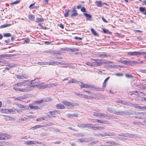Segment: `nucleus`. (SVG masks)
I'll return each instance as SVG.
<instances>
[{
	"label": "nucleus",
	"instance_id": "obj_33",
	"mask_svg": "<svg viewBox=\"0 0 146 146\" xmlns=\"http://www.w3.org/2000/svg\"><path fill=\"white\" fill-rule=\"evenodd\" d=\"M65 11V13L64 14V16L65 17H67L68 15L69 11L68 10L66 9Z\"/></svg>",
	"mask_w": 146,
	"mask_h": 146
},
{
	"label": "nucleus",
	"instance_id": "obj_27",
	"mask_svg": "<svg viewBox=\"0 0 146 146\" xmlns=\"http://www.w3.org/2000/svg\"><path fill=\"white\" fill-rule=\"evenodd\" d=\"M94 62L91 63L90 62H88L86 63V64L88 66H90L91 67H94Z\"/></svg>",
	"mask_w": 146,
	"mask_h": 146
},
{
	"label": "nucleus",
	"instance_id": "obj_30",
	"mask_svg": "<svg viewBox=\"0 0 146 146\" xmlns=\"http://www.w3.org/2000/svg\"><path fill=\"white\" fill-rule=\"evenodd\" d=\"M98 57H101V58H105L107 57L108 56L106 54H98Z\"/></svg>",
	"mask_w": 146,
	"mask_h": 146
},
{
	"label": "nucleus",
	"instance_id": "obj_9",
	"mask_svg": "<svg viewBox=\"0 0 146 146\" xmlns=\"http://www.w3.org/2000/svg\"><path fill=\"white\" fill-rule=\"evenodd\" d=\"M4 119L6 121H12L15 120V118L11 116H9L5 115H3Z\"/></svg>",
	"mask_w": 146,
	"mask_h": 146
},
{
	"label": "nucleus",
	"instance_id": "obj_13",
	"mask_svg": "<svg viewBox=\"0 0 146 146\" xmlns=\"http://www.w3.org/2000/svg\"><path fill=\"white\" fill-rule=\"evenodd\" d=\"M9 109H1L0 110V112L2 113H9Z\"/></svg>",
	"mask_w": 146,
	"mask_h": 146
},
{
	"label": "nucleus",
	"instance_id": "obj_37",
	"mask_svg": "<svg viewBox=\"0 0 146 146\" xmlns=\"http://www.w3.org/2000/svg\"><path fill=\"white\" fill-rule=\"evenodd\" d=\"M20 1H21L20 0H17L16 1H15L14 2H13V3H10V4H11V5H14V4H17L19 3H20Z\"/></svg>",
	"mask_w": 146,
	"mask_h": 146
},
{
	"label": "nucleus",
	"instance_id": "obj_56",
	"mask_svg": "<svg viewBox=\"0 0 146 146\" xmlns=\"http://www.w3.org/2000/svg\"><path fill=\"white\" fill-rule=\"evenodd\" d=\"M78 141L81 142H85L86 141L84 139H79Z\"/></svg>",
	"mask_w": 146,
	"mask_h": 146
},
{
	"label": "nucleus",
	"instance_id": "obj_32",
	"mask_svg": "<svg viewBox=\"0 0 146 146\" xmlns=\"http://www.w3.org/2000/svg\"><path fill=\"white\" fill-rule=\"evenodd\" d=\"M97 5L98 7H101L102 6V2L100 1H97L96 2Z\"/></svg>",
	"mask_w": 146,
	"mask_h": 146
},
{
	"label": "nucleus",
	"instance_id": "obj_55",
	"mask_svg": "<svg viewBox=\"0 0 146 146\" xmlns=\"http://www.w3.org/2000/svg\"><path fill=\"white\" fill-rule=\"evenodd\" d=\"M1 63H2L3 64H8V62L6 60H3V61H1Z\"/></svg>",
	"mask_w": 146,
	"mask_h": 146
},
{
	"label": "nucleus",
	"instance_id": "obj_61",
	"mask_svg": "<svg viewBox=\"0 0 146 146\" xmlns=\"http://www.w3.org/2000/svg\"><path fill=\"white\" fill-rule=\"evenodd\" d=\"M106 82L104 81L102 85V87L103 88H105L106 87Z\"/></svg>",
	"mask_w": 146,
	"mask_h": 146
},
{
	"label": "nucleus",
	"instance_id": "obj_54",
	"mask_svg": "<svg viewBox=\"0 0 146 146\" xmlns=\"http://www.w3.org/2000/svg\"><path fill=\"white\" fill-rule=\"evenodd\" d=\"M140 109L143 110H146V106H141Z\"/></svg>",
	"mask_w": 146,
	"mask_h": 146
},
{
	"label": "nucleus",
	"instance_id": "obj_40",
	"mask_svg": "<svg viewBox=\"0 0 146 146\" xmlns=\"http://www.w3.org/2000/svg\"><path fill=\"white\" fill-rule=\"evenodd\" d=\"M11 25V24H5L1 26V28H4L8 27Z\"/></svg>",
	"mask_w": 146,
	"mask_h": 146
},
{
	"label": "nucleus",
	"instance_id": "obj_1",
	"mask_svg": "<svg viewBox=\"0 0 146 146\" xmlns=\"http://www.w3.org/2000/svg\"><path fill=\"white\" fill-rule=\"evenodd\" d=\"M92 60L96 61V62H94V67L100 66L104 64H108L111 63V62L108 61L106 60H99L98 59H92Z\"/></svg>",
	"mask_w": 146,
	"mask_h": 146
},
{
	"label": "nucleus",
	"instance_id": "obj_41",
	"mask_svg": "<svg viewBox=\"0 0 146 146\" xmlns=\"http://www.w3.org/2000/svg\"><path fill=\"white\" fill-rule=\"evenodd\" d=\"M9 113H11L12 114L15 113V110H12L11 109H9Z\"/></svg>",
	"mask_w": 146,
	"mask_h": 146
},
{
	"label": "nucleus",
	"instance_id": "obj_21",
	"mask_svg": "<svg viewBox=\"0 0 146 146\" xmlns=\"http://www.w3.org/2000/svg\"><path fill=\"white\" fill-rule=\"evenodd\" d=\"M40 87H41V88H46L47 87L48 88L52 87L51 84H45L44 85H41V86H40Z\"/></svg>",
	"mask_w": 146,
	"mask_h": 146
},
{
	"label": "nucleus",
	"instance_id": "obj_16",
	"mask_svg": "<svg viewBox=\"0 0 146 146\" xmlns=\"http://www.w3.org/2000/svg\"><path fill=\"white\" fill-rule=\"evenodd\" d=\"M29 107L31 109H34L35 110H38L40 109L37 106H33L31 104H29Z\"/></svg>",
	"mask_w": 146,
	"mask_h": 146
},
{
	"label": "nucleus",
	"instance_id": "obj_17",
	"mask_svg": "<svg viewBox=\"0 0 146 146\" xmlns=\"http://www.w3.org/2000/svg\"><path fill=\"white\" fill-rule=\"evenodd\" d=\"M13 88L16 91H19V92H24L23 88H16L15 86Z\"/></svg>",
	"mask_w": 146,
	"mask_h": 146
},
{
	"label": "nucleus",
	"instance_id": "obj_57",
	"mask_svg": "<svg viewBox=\"0 0 146 146\" xmlns=\"http://www.w3.org/2000/svg\"><path fill=\"white\" fill-rule=\"evenodd\" d=\"M99 123H106L104 122L103 121H102L101 120H99V119H97L96 120Z\"/></svg>",
	"mask_w": 146,
	"mask_h": 146
},
{
	"label": "nucleus",
	"instance_id": "obj_44",
	"mask_svg": "<svg viewBox=\"0 0 146 146\" xmlns=\"http://www.w3.org/2000/svg\"><path fill=\"white\" fill-rule=\"evenodd\" d=\"M23 99V98L21 96H19L17 97L16 98H15V100H21L22 99Z\"/></svg>",
	"mask_w": 146,
	"mask_h": 146
},
{
	"label": "nucleus",
	"instance_id": "obj_34",
	"mask_svg": "<svg viewBox=\"0 0 146 146\" xmlns=\"http://www.w3.org/2000/svg\"><path fill=\"white\" fill-rule=\"evenodd\" d=\"M44 100H38L37 101H35V103L36 104H40L44 102Z\"/></svg>",
	"mask_w": 146,
	"mask_h": 146
},
{
	"label": "nucleus",
	"instance_id": "obj_60",
	"mask_svg": "<svg viewBox=\"0 0 146 146\" xmlns=\"http://www.w3.org/2000/svg\"><path fill=\"white\" fill-rule=\"evenodd\" d=\"M74 38L76 39L77 40L79 39L80 40H81L82 39V38L81 37L76 36L74 37Z\"/></svg>",
	"mask_w": 146,
	"mask_h": 146
},
{
	"label": "nucleus",
	"instance_id": "obj_31",
	"mask_svg": "<svg viewBox=\"0 0 146 146\" xmlns=\"http://www.w3.org/2000/svg\"><path fill=\"white\" fill-rule=\"evenodd\" d=\"M102 29L104 33L108 34H110V32L108 30H106L104 28H102Z\"/></svg>",
	"mask_w": 146,
	"mask_h": 146
},
{
	"label": "nucleus",
	"instance_id": "obj_14",
	"mask_svg": "<svg viewBox=\"0 0 146 146\" xmlns=\"http://www.w3.org/2000/svg\"><path fill=\"white\" fill-rule=\"evenodd\" d=\"M56 107L58 109H64L65 108V107L63 105L60 104H57Z\"/></svg>",
	"mask_w": 146,
	"mask_h": 146
},
{
	"label": "nucleus",
	"instance_id": "obj_2",
	"mask_svg": "<svg viewBox=\"0 0 146 146\" xmlns=\"http://www.w3.org/2000/svg\"><path fill=\"white\" fill-rule=\"evenodd\" d=\"M29 83H28V84L27 85L28 86L26 87V88H24V92H27L33 90L34 87H36L38 86L37 84L31 85L29 84Z\"/></svg>",
	"mask_w": 146,
	"mask_h": 146
},
{
	"label": "nucleus",
	"instance_id": "obj_36",
	"mask_svg": "<svg viewBox=\"0 0 146 146\" xmlns=\"http://www.w3.org/2000/svg\"><path fill=\"white\" fill-rule=\"evenodd\" d=\"M125 76L128 78H132L133 76L132 75L129 74H125Z\"/></svg>",
	"mask_w": 146,
	"mask_h": 146
},
{
	"label": "nucleus",
	"instance_id": "obj_15",
	"mask_svg": "<svg viewBox=\"0 0 146 146\" xmlns=\"http://www.w3.org/2000/svg\"><path fill=\"white\" fill-rule=\"evenodd\" d=\"M80 97L82 98H84L85 99H88V98H89L90 99L93 98V97L92 96H90L89 97H88L87 95L83 94H81V96Z\"/></svg>",
	"mask_w": 146,
	"mask_h": 146
},
{
	"label": "nucleus",
	"instance_id": "obj_58",
	"mask_svg": "<svg viewBox=\"0 0 146 146\" xmlns=\"http://www.w3.org/2000/svg\"><path fill=\"white\" fill-rule=\"evenodd\" d=\"M13 67V66L11 65L9 66V67H7L5 68V69H7V70H9L11 68Z\"/></svg>",
	"mask_w": 146,
	"mask_h": 146
},
{
	"label": "nucleus",
	"instance_id": "obj_4",
	"mask_svg": "<svg viewBox=\"0 0 146 146\" xmlns=\"http://www.w3.org/2000/svg\"><path fill=\"white\" fill-rule=\"evenodd\" d=\"M80 87L81 88H89L92 89V88H95V86H94L87 84H86L82 82L81 83V85H80Z\"/></svg>",
	"mask_w": 146,
	"mask_h": 146
},
{
	"label": "nucleus",
	"instance_id": "obj_62",
	"mask_svg": "<svg viewBox=\"0 0 146 146\" xmlns=\"http://www.w3.org/2000/svg\"><path fill=\"white\" fill-rule=\"evenodd\" d=\"M102 21L104 22L105 23H108V21L107 20H106L104 18V17H102Z\"/></svg>",
	"mask_w": 146,
	"mask_h": 146
},
{
	"label": "nucleus",
	"instance_id": "obj_38",
	"mask_svg": "<svg viewBox=\"0 0 146 146\" xmlns=\"http://www.w3.org/2000/svg\"><path fill=\"white\" fill-rule=\"evenodd\" d=\"M90 127L93 129L94 130H99V127L98 126L94 127L91 126V125H90Z\"/></svg>",
	"mask_w": 146,
	"mask_h": 146
},
{
	"label": "nucleus",
	"instance_id": "obj_12",
	"mask_svg": "<svg viewBox=\"0 0 146 146\" xmlns=\"http://www.w3.org/2000/svg\"><path fill=\"white\" fill-rule=\"evenodd\" d=\"M90 125H91L90 124H83L80 125L79 127L81 128H83L86 127L89 128L90 127Z\"/></svg>",
	"mask_w": 146,
	"mask_h": 146
},
{
	"label": "nucleus",
	"instance_id": "obj_39",
	"mask_svg": "<svg viewBox=\"0 0 146 146\" xmlns=\"http://www.w3.org/2000/svg\"><path fill=\"white\" fill-rule=\"evenodd\" d=\"M29 108L28 106H25L23 105V107L22 108V110H27Z\"/></svg>",
	"mask_w": 146,
	"mask_h": 146
},
{
	"label": "nucleus",
	"instance_id": "obj_43",
	"mask_svg": "<svg viewBox=\"0 0 146 146\" xmlns=\"http://www.w3.org/2000/svg\"><path fill=\"white\" fill-rule=\"evenodd\" d=\"M138 91H135L130 92H129V93L130 95H132V94H135V93H138Z\"/></svg>",
	"mask_w": 146,
	"mask_h": 146
},
{
	"label": "nucleus",
	"instance_id": "obj_22",
	"mask_svg": "<svg viewBox=\"0 0 146 146\" xmlns=\"http://www.w3.org/2000/svg\"><path fill=\"white\" fill-rule=\"evenodd\" d=\"M91 31L92 32V34L95 36H98L99 35L95 31L94 29L93 28H91L90 29Z\"/></svg>",
	"mask_w": 146,
	"mask_h": 146
},
{
	"label": "nucleus",
	"instance_id": "obj_11",
	"mask_svg": "<svg viewBox=\"0 0 146 146\" xmlns=\"http://www.w3.org/2000/svg\"><path fill=\"white\" fill-rule=\"evenodd\" d=\"M119 62H120L123 64H131L132 63V62L131 61L125 60L124 61L119 60Z\"/></svg>",
	"mask_w": 146,
	"mask_h": 146
},
{
	"label": "nucleus",
	"instance_id": "obj_19",
	"mask_svg": "<svg viewBox=\"0 0 146 146\" xmlns=\"http://www.w3.org/2000/svg\"><path fill=\"white\" fill-rule=\"evenodd\" d=\"M139 55H146V52H136V56Z\"/></svg>",
	"mask_w": 146,
	"mask_h": 146
},
{
	"label": "nucleus",
	"instance_id": "obj_48",
	"mask_svg": "<svg viewBox=\"0 0 146 146\" xmlns=\"http://www.w3.org/2000/svg\"><path fill=\"white\" fill-rule=\"evenodd\" d=\"M54 125V124L50 122L46 124V127L48 126H52Z\"/></svg>",
	"mask_w": 146,
	"mask_h": 146
},
{
	"label": "nucleus",
	"instance_id": "obj_23",
	"mask_svg": "<svg viewBox=\"0 0 146 146\" xmlns=\"http://www.w3.org/2000/svg\"><path fill=\"white\" fill-rule=\"evenodd\" d=\"M84 15L86 17L87 20H90L92 18V16L88 14L84 13Z\"/></svg>",
	"mask_w": 146,
	"mask_h": 146
},
{
	"label": "nucleus",
	"instance_id": "obj_10",
	"mask_svg": "<svg viewBox=\"0 0 146 146\" xmlns=\"http://www.w3.org/2000/svg\"><path fill=\"white\" fill-rule=\"evenodd\" d=\"M62 103L65 106H68V107H71L72 106V103L66 101H62Z\"/></svg>",
	"mask_w": 146,
	"mask_h": 146
},
{
	"label": "nucleus",
	"instance_id": "obj_28",
	"mask_svg": "<svg viewBox=\"0 0 146 146\" xmlns=\"http://www.w3.org/2000/svg\"><path fill=\"white\" fill-rule=\"evenodd\" d=\"M29 83H30V84H33V85H35V84H36V83H38V82L35 81V79L34 80H32L30 82L29 81Z\"/></svg>",
	"mask_w": 146,
	"mask_h": 146
},
{
	"label": "nucleus",
	"instance_id": "obj_51",
	"mask_svg": "<svg viewBox=\"0 0 146 146\" xmlns=\"http://www.w3.org/2000/svg\"><path fill=\"white\" fill-rule=\"evenodd\" d=\"M51 85L52 86V87L54 86H56L58 85V83H54L51 84Z\"/></svg>",
	"mask_w": 146,
	"mask_h": 146
},
{
	"label": "nucleus",
	"instance_id": "obj_24",
	"mask_svg": "<svg viewBox=\"0 0 146 146\" xmlns=\"http://www.w3.org/2000/svg\"><path fill=\"white\" fill-rule=\"evenodd\" d=\"M47 118V117L46 116L41 117L37 119H36L37 121H40L42 120H44Z\"/></svg>",
	"mask_w": 146,
	"mask_h": 146
},
{
	"label": "nucleus",
	"instance_id": "obj_42",
	"mask_svg": "<svg viewBox=\"0 0 146 146\" xmlns=\"http://www.w3.org/2000/svg\"><path fill=\"white\" fill-rule=\"evenodd\" d=\"M21 119L23 121H26L28 119V117L27 116V115H26L25 117H22L21 118Z\"/></svg>",
	"mask_w": 146,
	"mask_h": 146
},
{
	"label": "nucleus",
	"instance_id": "obj_49",
	"mask_svg": "<svg viewBox=\"0 0 146 146\" xmlns=\"http://www.w3.org/2000/svg\"><path fill=\"white\" fill-rule=\"evenodd\" d=\"M134 107L136 108L140 109L141 106H139L138 105H134Z\"/></svg>",
	"mask_w": 146,
	"mask_h": 146
},
{
	"label": "nucleus",
	"instance_id": "obj_3",
	"mask_svg": "<svg viewBox=\"0 0 146 146\" xmlns=\"http://www.w3.org/2000/svg\"><path fill=\"white\" fill-rule=\"evenodd\" d=\"M29 81L28 80H24L23 81L19 82L13 84V86L15 87H21L27 86L28 84Z\"/></svg>",
	"mask_w": 146,
	"mask_h": 146
},
{
	"label": "nucleus",
	"instance_id": "obj_64",
	"mask_svg": "<svg viewBox=\"0 0 146 146\" xmlns=\"http://www.w3.org/2000/svg\"><path fill=\"white\" fill-rule=\"evenodd\" d=\"M141 100L142 101H146V98L144 97H142Z\"/></svg>",
	"mask_w": 146,
	"mask_h": 146
},
{
	"label": "nucleus",
	"instance_id": "obj_59",
	"mask_svg": "<svg viewBox=\"0 0 146 146\" xmlns=\"http://www.w3.org/2000/svg\"><path fill=\"white\" fill-rule=\"evenodd\" d=\"M44 43L46 44H50L51 43V42L50 41H45L44 42Z\"/></svg>",
	"mask_w": 146,
	"mask_h": 146
},
{
	"label": "nucleus",
	"instance_id": "obj_25",
	"mask_svg": "<svg viewBox=\"0 0 146 146\" xmlns=\"http://www.w3.org/2000/svg\"><path fill=\"white\" fill-rule=\"evenodd\" d=\"M48 64V62H38L37 64L40 65H47Z\"/></svg>",
	"mask_w": 146,
	"mask_h": 146
},
{
	"label": "nucleus",
	"instance_id": "obj_7",
	"mask_svg": "<svg viewBox=\"0 0 146 146\" xmlns=\"http://www.w3.org/2000/svg\"><path fill=\"white\" fill-rule=\"evenodd\" d=\"M93 115L97 117H104L106 116V114L101 113H95L93 114Z\"/></svg>",
	"mask_w": 146,
	"mask_h": 146
},
{
	"label": "nucleus",
	"instance_id": "obj_63",
	"mask_svg": "<svg viewBox=\"0 0 146 146\" xmlns=\"http://www.w3.org/2000/svg\"><path fill=\"white\" fill-rule=\"evenodd\" d=\"M10 40L9 39H8L7 40H5V42L7 43H8L9 42Z\"/></svg>",
	"mask_w": 146,
	"mask_h": 146
},
{
	"label": "nucleus",
	"instance_id": "obj_53",
	"mask_svg": "<svg viewBox=\"0 0 146 146\" xmlns=\"http://www.w3.org/2000/svg\"><path fill=\"white\" fill-rule=\"evenodd\" d=\"M139 114L145 115H146V111L140 112L138 113Z\"/></svg>",
	"mask_w": 146,
	"mask_h": 146
},
{
	"label": "nucleus",
	"instance_id": "obj_45",
	"mask_svg": "<svg viewBox=\"0 0 146 146\" xmlns=\"http://www.w3.org/2000/svg\"><path fill=\"white\" fill-rule=\"evenodd\" d=\"M81 11L82 12L84 13L86 12V11L85 8L84 7H83L81 8Z\"/></svg>",
	"mask_w": 146,
	"mask_h": 146
},
{
	"label": "nucleus",
	"instance_id": "obj_5",
	"mask_svg": "<svg viewBox=\"0 0 146 146\" xmlns=\"http://www.w3.org/2000/svg\"><path fill=\"white\" fill-rule=\"evenodd\" d=\"M9 136L5 133H0V140L7 139L9 138Z\"/></svg>",
	"mask_w": 146,
	"mask_h": 146
},
{
	"label": "nucleus",
	"instance_id": "obj_47",
	"mask_svg": "<svg viewBox=\"0 0 146 146\" xmlns=\"http://www.w3.org/2000/svg\"><path fill=\"white\" fill-rule=\"evenodd\" d=\"M21 78H22V79H23L24 78L26 79L28 77L26 75V74L22 75H21Z\"/></svg>",
	"mask_w": 146,
	"mask_h": 146
},
{
	"label": "nucleus",
	"instance_id": "obj_8",
	"mask_svg": "<svg viewBox=\"0 0 146 146\" xmlns=\"http://www.w3.org/2000/svg\"><path fill=\"white\" fill-rule=\"evenodd\" d=\"M26 143L27 145H31L32 144H40V143L36 141H27Z\"/></svg>",
	"mask_w": 146,
	"mask_h": 146
},
{
	"label": "nucleus",
	"instance_id": "obj_20",
	"mask_svg": "<svg viewBox=\"0 0 146 146\" xmlns=\"http://www.w3.org/2000/svg\"><path fill=\"white\" fill-rule=\"evenodd\" d=\"M28 19L30 20L34 21L35 17L34 15L30 14L28 15Z\"/></svg>",
	"mask_w": 146,
	"mask_h": 146
},
{
	"label": "nucleus",
	"instance_id": "obj_52",
	"mask_svg": "<svg viewBox=\"0 0 146 146\" xmlns=\"http://www.w3.org/2000/svg\"><path fill=\"white\" fill-rule=\"evenodd\" d=\"M139 10L141 12H143L145 10V9L143 7H140L139 8Z\"/></svg>",
	"mask_w": 146,
	"mask_h": 146
},
{
	"label": "nucleus",
	"instance_id": "obj_35",
	"mask_svg": "<svg viewBox=\"0 0 146 146\" xmlns=\"http://www.w3.org/2000/svg\"><path fill=\"white\" fill-rule=\"evenodd\" d=\"M11 35V34L9 33H3V36L4 37H9Z\"/></svg>",
	"mask_w": 146,
	"mask_h": 146
},
{
	"label": "nucleus",
	"instance_id": "obj_18",
	"mask_svg": "<svg viewBox=\"0 0 146 146\" xmlns=\"http://www.w3.org/2000/svg\"><path fill=\"white\" fill-rule=\"evenodd\" d=\"M36 22L37 23H38L40 22H42L44 21V18L41 17L40 18L37 17L36 18Z\"/></svg>",
	"mask_w": 146,
	"mask_h": 146
},
{
	"label": "nucleus",
	"instance_id": "obj_50",
	"mask_svg": "<svg viewBox=\"0 0 146 146\" xmlns=\"http://www.w3.org/2000/svg\"><path fill=\"white\" fill-rule=\"evenodd\" d=\"M30 41V40L29 39H28V38H27L25 39V40L24 41V42L28 43Z\"/></svg>",
	"mask_w": 146,
	"mask_h": 146
},
{
	"label": "nucleus",
	"instance_id": "obj_26",
	"mask_svg": "<svg viewBox=\"0 0 146 146\" xmlns=\"http://www.w3.org/2000/svg\"><path fill=\"white\" fill-rule=\"evenodd\" d=\"M109 145H107L106 146H115L116 145H117V144H116L115 142H111L110 141L109 142Z\"/></svg>",
	"mask_w": 146,
	"mask_h": 146
},
{
	"label": "nucleus",
	"instance_id": "obj_6",
	"mask_svg": "<svg viewBox=\"0 0 146 146\" xmlns=\"http://www.w3.org/2000/svg\"><path fill=\"white\" fill-rule=\"evenodd\" d=\"M59 113L58 112V111L56 110L50 111L47 113L48 115L49 116L50 115L54 116L56 115Z\"/></svg>",
	"mask_w": 146,
	"mask_h": 146
},
{
	"label": "nucleus",
	"instance_id": "obj_46",
	"mask_svg": "<svg viewBox=\"0 0 146 146\" xmlns=\"http://www.w3.org/2000/svg\"><path fill=\"white\" fill-rule=\"evenodd\" d=\"M115 75L117 76H122L123 75V73H119L116 74Z\"/></svg>",
	"mask_w": 146,
	"mask_h": 146
},
{
	"label": "nucleus",
	"instance_id": "obj_29",
	"mask_svg": "<svg viewBox=\"0 0 146 146\" xmlns=\"http://www.w3.org/2000/svg\"><path fill=\"white\" fill-rule=\"evenodd\" d=\"M127 54L131 56H136V52H127Z\"/></svg>",
	"mask_w": 146,
	"mask_h": 146
}]
</instances>
